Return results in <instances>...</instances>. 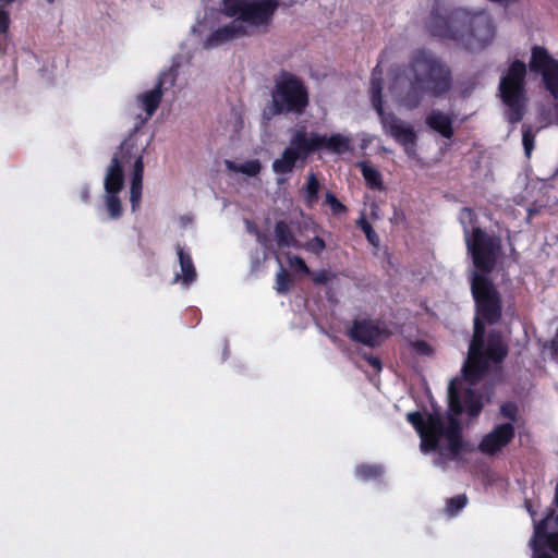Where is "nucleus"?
<instances>
[{
    "label": "nucleus",
    "mask_w": 558,
    "mask_h": 558,
    "mask_svg": "<svg viewBox=\"0 0 558 558\" xmlns=\"http://www.w3.org/2000/svg\"><path fill=\"white\" fill-rule=\"evenodd\" d=\"M426 27L432 36L454 41L468 51L484 49L495 36V25L487 13H471L461 8L434 7Z\"/></svg>",
    "instance_id": "obj_1"
},
{
    "label": "nucleus",
    "mask_w": 558,
    "mask_h": 558,
    "mask_svg": "<svg viewBox=\"0 0 558 558\" xmlns=\"http://www.w3.org/2000/svg\"><path fill=\"white\" fill-rule=\"evenodd\" d=\"M409 83L400 96V102L409 110L417 108L424 96L439 98L452 88L451 69L437 56L426 49L415 50L402 71Z\"/></svg>",
    "instance_id": "obj_2"
},
{
    "label": "nucleus",
    "mask_w": 558,
    "mask_h": 558,
    "mask_svg": "<svg viewBox=\"0 0 558 558\" xmlns=\"http://www.w3.org/2000/svg\"><path fill=\"white\" fill-rule=\"evenodd\" d=\"M323 149L341 155L350 150V138L340 133L327 136L316 132L307 134L305 130H298L280 158L274 160L272 171L278 175L291 174L299 161L304 163L311 155Z\"/></svg>",
    "instance_id": "obj_3"
},
{
    "label": "nucleus",
    "mask_w": 558,
    "mask_h": 558,
    "mask_svg": "<svg viewBox=\"0 0 558 558\" xmlns=\"http://www.w3.org/2000/svg\"><path fill=\"white\" fill-rule=\"evenodd\" d=\"M509 353V347L499 330H490L485 337L484 326L477 324L469 345V355L462 374L469 383L481 380L489 371V365L501 364Z\"/></svg>",
    "instance_id": "obj_4"
},
{
    "label": "nucleus",
    "mask_w": 558,
    "mask_h": 558,
    "mask_svg": "<svg viewBox=\"0 0 558 558\" xmlns=\"http://www.w3.org/2000/svg\"><path fill=\"white\" fill-rule=\"evenodd\" d=\"M310 105V94L304 81L298 75L281 70L274 80L271 101L264 108L267 119L276 116H301Z\"/></svg>",
    "instance_id": "obj_5"
},
{
    "label": "nucleus",
    "mask_w": 558,
    "mask_h": 558,
    "mask_svg": "<svg viewBox=\"0 0 558 558\" xmlns=\"http://www.w3.org/2000/svg\"><path fill=\"white\" fill-rule=\"evenodd\" d=\"M525 63L521 60H514L499 83L500 97L507 107L506 117L511 124L519 123L525 114Z\"/></svg>",
    "instance_id": "obj_6"
},
{
    "label": "nucleus",
    "mask_w": 558,
    "mask_h": 558,
    "mask_svg": "<svg viewBox=\"0 0 558 558\" xmlns=\"http://www.w3.org/2000/svg\"><path fill=\"white\" fill-rule=\"evenodd\" d=\"M426 429H424L421 447L426 451H434L439 446V439L446 437L448 449L453 457L466 450L468 444L463 440L462 424L458 417L449 413L447 425L439 412L429 413L426 417Z\"/></svg>",
    "instance_id": "obj_7"
},
{
    "label": "nucleus",
    "mask_w": 558,
    "mask_h": 558,
    "mask_svg": "<svg viewBox=\"0 0 558 558\" xmlns=\"http://www.w3.org/2000/svg\"><path fill=\"white\" fill-rule=\"evenodd\" d=\"M497 418L506 420V422L495 424L477 446L478 451L487 457L498 456L514 440L515 429L521 418L519 405L513 401L502 402Z\"/></svg>",
    "instance_id": "obj_8"
},
{
    "label": "nucleus",
    "mask_w": 558,
    "mask_h": 558,
    "mask_svg": "<svg viewBox=\"0 0 558 558\" xmlns=\"http://www.w3.org/2000/svg\"><path fill=\"white\" fill-rule=\"evenodd\" d=\"M471 292L475 303L474 328L477 324L496 325L502 317L501 294L494 282L485 276L475 275L471 278Z\"/></svg>",
    "instance_id": "obj_9"
},
{
    "label": "nucleus",
    "mask_w": 558,
    "mask_h": 558,
    "mask_svg": "<svg viewBox=\"0 0 558 558\" xmlns=\"http://www.w3.org/2000/svg\"><path fill=\"white\" fill-rule=\"evenodd\" d=\"M223 12L229 17H239L253 27H267L281 5V0H222Z\"/></svg>",
    "instance_id": "obj_10"
},
{
    "label": "nucleus",
    "mask_w": 558,
    "mask_h": 558,
    "mask_svg": "<svg viewBox=\"0 0 558 558\" xmlns=\"http://www.w3.org/2000/svg\"><path fill=\"white\" fill-rule=\"evenodd\" d=\"M465 381L460 377L450 380L448 387V407L449 412L458 417L462 413H466L470 417H477L484 407L483 397L475 389L466 387Z\"/></svg>",
    "instance_id": "obj_11"
},
{
    "label": "nucleus",
    "mask_w": 558,
    "mask_h": 558,
    "mask_svg": "<svg viewBox=\"0 0 558 558\" xmlns=\"http://www.w3.org/2000/svg\"><path fill=\"white\" fill-rule=\"evenodd\" d=\"M530 70L542 75L546 90L558 98V60L554 59L546 48L534 46L530 60Z\"/></svg>",
    "instance_id": "obj_12"
},
{
    "label": "nucleus",
    "mask_w": 558,
    "mask_h": 558,
    "mask_svg": "<svg viewBox=\"0 0 558 558\" xmlns=\"http://www.w3.org/2000/svg\"><path fill=\"white\" fill-rule=\"evenodd\" d=\"M391 332L381 325L380 320L371 318H355L347 331V336L353 342L362 343L369 348L381 345Z\"/></svg>",
    "instance_id": "obj_13"
},
{
    "label": "nucleus",
    "mask_w": 558,
    "mask_h": 558,
    "mask_svg": "<svg viewBox=\"0 0 558 558\" xmlns=\"http://www.w3.org/2000/svg\"><path fill=\"white\" fill-rule=\"evenodd\" d=\"M459 221L463 229L465 244H496L494 232H488L478 221L473 208L463 207L459 213ZM497 244H500L498 241Z\"/></svg>",
    "instance_id": "obj_14"
},
{
    "label": "nucleus",
    "mask_w": 558,
    "mask_h": 558,
    "mask_svg": "<svg viewBox=\"0 0 558 558\" xmlns=\"http://www.w3.org/2000/svg\"><path fill=\"white\" fill-rule=\"evenodd\" d=\"M132 148V145L123 142L119 147V151L113 154L104 180V187L106 193H120L123 189V162H128L130 160Z\"/></svg>",
    "instance_id": "obj_15"
},
{
    "label": "nucleus",
    "mask_w": 558,
    "mask_h": 558,
    "mask_svg": "<svg viewBox=\"0 0 558 558\" xmlns=\"http://www.w3.org/2000/svg\"><path fill=\"white\" fill-rule=\"evenodd\" d=\"M378 116L385 132L403 145L405 151L409 153V145L413 147L416 141V134L413 128L405 124L392 112L384 111Z\"/></svg>",
    "instance_id": "obj_16"
},
{
    "label": "nucleus",
    "mask_w": 558,
    "mask_h": 558,
    "mask_svg": "<svg viewBox=\"0 0 558 558\" xmlns=\"http://www.w3.org/2000/svg\"><path fill=\"white\" fill-rule=\"evenodd\" d=\"M468 248L474 266L471 278L475 275L487 277L502 255V246H468Z\"/></svg>",
    "instance_id": "obj_17"
},
{
    "label": "nucleus",
    "mask_w": 558,
    "mask_h": 558,
    "mask_svg": "<svg viewBox=\"0 0 558 558\" xmlns=\"http://www.w3.org/2000/svg\"><path fill=\"white\" fill-rule=\"evenodd\" d=\"M252 31L242 23L239 17H234L229 24H226L213 32L205 43L206 48L217 47L225 43L251 36Z\"/></svg>",
    "instance_id": "obj_18"
},
{
    "label": "nucleus",
    "mask_w": 558,
    "mask_h": 558,
    "mask_svg": "<svg viewBox=\"0 0 558 558\" xmlns=\"http://www.w3.org/2000/svg\"><path fill=\"white\" fill-rule=\"evenodd\" d=\"M178 247L180 272L175 274L174 282H181L184 287L189 288L196 280V268L191 253L183 246Z\"/></svg>",
    "instance_id": "obj_19"
},
{
    "label": "nucleus",
    "mask_w": 558,
    "mask_h": 558,
    "mask_svg": "<svg viewBox=\"0 0 558 558\" xmlns=\"http://www.w3.org/2000/svg\"><path fill=\"white\" fill-rule=\"evenodd\" d=\"M426 125L433 131L440 134L442 137L450 140L454 130L452 126V117L449 113H445L441 110L434 109L426 117Z\"/></svg>",
    "instance_id": "obj_20"
},
{
    "label": "nucleus",
    "mask_w": 558,
    "mask_h": 558,
    "mask_svg": "<svg viewBox=\"0 0 558 558\" xmlns=\"http://www.w3.org/2000/svg\"><path fill=\"white\" fill-rule=\"evenodd\" d=\"M143 175H144V161L143 156L140 155L135 158L133 165V174L130 186V202L132 205V209L135 210L141 203L142 199V190H143Z\"/></svg>",
    "instance_id": "obj_21"
},
{
    "label": "nucleus",
    "mask_w": 558,
    "mask_h": 558,
    "mask_svg": "<svg viewBox=\"0 0 558 558\" xmlns=\"http://www.w3.org/2000/svg\"><path fill=\"white\" fill-rule=\"evenodd\" d=\"M162 85H163L162 81L159 80V82L157 83V85L155 86L154 89L144 93L140 97L142 107L146 111L148 118H150L156 112V110L158 109V107L161 102L162 95H163Z\"/></svg>",
    "instance_id": "obj_22"
},
{
    "label": "nucleus",
    "mask_w": 558,
    "mask_h": 558,
    "mask_svg": "<svg viewBox=\"0 0 558 558\" xmlns=\"http://www.w3.org/2000/svg\"><path fill=\"white\" fill-rule=\"evenodd\" d=\"M320 191V182L314 172H310L306 182L302 187V196L306 205L313 206L318 202Z\"/></svg>",
    "instance_id": "obj_23"
},
{
    "label": "nucleus",
    "mask_w": 558,
    "mask_h": 558,
    "mask_svg": "<svg viewBox=\"0 0 558 558\" xmlns=\"http://www.w3.org/2000/svg\"><path fill=\"white\" fill-rule=\"evenodd\" d=\"M294 221L278 220L275 225V236L277 244H300L295 239L293 231L295 229Z\"/></svg>",
    "instance_id": "obj_24"
},
{
    "label": "nucleus",
    "mask_w": 558,
    "mask_h": 558,
    "mask_svg": "<svg viewBox=\"0 0 558 558\" xmlns=\"http://www.w3.org/2000/svg\"><path fill=\"white\" fill-rule=\"evenodd\" d=\"M555 509L548 508L546 515L535 524L534 527V539L531 546L544 547V542L546 541V535L548 532L549 523L554 519L555 520Z\"/></svg>",
    "instance_id": "obj_25"
},
{
    "label": "nucleus",
    "mask_w": 558,
    "mask_h": 558,
    "mask_svg": "<svg viewBox=\"0 0 558 558\" xmlns=\"http://www.w3.org/2000/svg\"><path fill=\"white\" fill-rule=\"evenodd\" d=\"M360 169L363 179L369 189L376 191L384 190L383 175L376 168L367 165L366 162H362L360 165Z\"/></svg>",
    "instance_id": "obj_26"
},
{
    "label": "nucleus",
    "mask_w": 558,
    "mask_h": 558,
    "mask_svg": "<svg viewBox=\"0 0 558 558\" xmlns=\"http://www.w3.org/2000/svg\"><path fill=\"white\" fill-rule=\"evenodd\" d=\"M226 167L234 172H240L250 177L257 175L262 170V165L258 159L247 160L241 165L231 160H226Z\"/></svg>",
    "instance_id": "obj_27"
},
{
    "label": "nucleus",
    "mask_w": 558,
    "mask_h": 558,
    "mask_svg": "<svg viewBox=\"0 0 558 558\" xmlns=\"http://www.w3.org/2000/svg\"><path fill=\"white\" fill-rule=\"evenodd\" d=\"M384 470L378 464L362 463L355 468V475L362 481H372L381 477Z\"/></svg>",
    "instance_id": "obj_28"
},
{
    "label": "nucleus",
    "mask_w": 558,
    "mask_h": 558,
    "mask_svg": "<svg viewBox=\"0 0 558 558\" xmlns=\"http://www.w3.org/2000/svg\"><path fill=\"white\" fill-rule=\"evenodd\" d=\"M105 204L109 218L119 219L122 216L123 209L119 193H106Z\"/></svg>",
    "instance_id": "obj_29"
},
{
    "label": "nucleus",
    "mask_w": 558,
    "mask_h": 558,
    "mask_svg": "<svg viewBox=\"0 0 558 558\" xmlns=\"http://www.w3.org/2000/svg\"><path fill=\"white\" fill-rule=\"evenodd\" d=\"M381 92H383L381 81L372 78L371 99H372V105L378 114L385 111L384 107H383Z\"/></svg>",
    "instance_id": "obj_30"
},
{
    "label": "nucleus",
    "mask_w": 558,
    "mask_h": 558,
    "mask_svg": "<svg viewBox=\"0 0 558 558\" xmlns=\"http://www.w3.org/2000/svg\"><path fill=\"white\" fill-rule=\"evenodd\" d=\"M293 280L291 275L288 272L287 269H284L282 266H280V270L278 271L276 276V284L275 289L279 294H286L290 291L292 287Z\"/></svg>",
    "instance_id": "obj_31"
},
{
    "label": "nucleus",
    "mask_w": 558,
    "mask_h": 558,
    "mask_svg": "<svg viewBox=\"0 0 558 558\" xmlns=\"http://www.w3.org/2000/svg\"><path fill=\"white\" fill-rule=\"evenodd\" d=\"M468 504V497L464 494L448 498L446 501V513L450 517L456 515Z\"/></svg>",
    "instance_id": "obj_32"
},
{
    "label": "nucleus",
    "mask_w": 558,
    "mask_h": 558,
    "mask_svg": "<svg viewBox=\"0 0 558 558\" xmlns=\"http://www.w3.org/2000/svg\"><path fill=\"white\" fill-rule=\"evenodd\" d=\"M325 204L329 206L332 215L335 216L340 217L348 213L347 206L342 204L330 191L325 194Z\"/></svg>",
    "instance_id": "obj_33"
},
{
    "label": "nucleus",
    "mask_w": 558,
    "mask_h": 558,
    "mask_svg": "<svg viewBox=\"0 0 558 558\" xmlns=\"http://www.w3.org/2000/svg\"><path fill=\"white\" fill-rule=\"evenodd\" d=\"M522 144L524 147L525 156L530 157L535 144V134L531 125H522Z\"/></svg>",
    "instance_id": "obj_34"
},
{
    "label": "nucleus",
    "mask_w": 558,
    "mask_h": 558,
    "mask_svg": "<svg viewBox=\"0 0 558 558\" xmlns=\"http://www.w3.org/2000/svg\"><path fill=\"white\" fill-rule=\"evenodd\" d=\"M357 227L365 233L367 241L369 244H377L378 236L376 232L374 231L371 222L365 218V216H362L356 220Z\"/></svg>",
    "instance_id": "obj_35"
},
{
    "label": "nucleus",
    "mask_w": 558,
    "mask_h": 558,
    "mask_svg": "<svg viewBox=\"0 0 558 558\" xmlns=\"http://www.w3.org/2000/svg\"><path fill=\"white\" fill-rule=\"evenodd\" d=\"M407 418L413 425L415 430L420 434L421 439H423L424 429H426V418L424 417V415L421 412L415 411L408 413Z\"/></svg>",
    "instance_id": "obj_36"
},
{
    "label": "nucleus",
    "mask_w": 558,
    "mask_h": 558,
    "mask_svg": "<svg viewBox=\"0 0 558 558\" xmlns=\"http://www.w3.org/2000/svg\"><path fill=\"white\" fill-rule=\"evenodd\" d=\"M555 523L558 525V513L555 517ZM548 547L556 556H558V530L546 535L544 548Z\"/></svg>",
    "instance_id": "obj_37"
},
{
    "label": "nucleus",
    "mask_w": 558,
    "mask_h": 558,
    "mask_svg": "<svg viewBox=\"0 0 558 558\" xmlns=\"http://www.w3.org/2000/svg\"><path fill=\"white\" fill-rule=\"evenodd\" d=\"M289 264L296 271H301V272H305V274H308V271H310L304 259L299 256L289 257Z\"/></svg>",
    "instance_id": "obj_38"
},
{
    "label": "nucleus",
    "mask_w": 558,
    "mask_h": 558,
    "mask_svg": "<svg viewBox=\"0 0 558 558\" xmlns=\"http://www.w3.org/2000/svg\"><path fill=\"white\" fill-rule=\"evenodd\" d=\"M363 359L376 371H380L383 365L379 357L372 354H363Z\"/></svg>",
    "instance_id": "obj_39"
},
{
    "label": "nucleus",
    "mask_w": 558,
    "mask_h": 558,
    "mask_svg": "<svg viewBox=\"0 0 558 558\" xmlns=\"http://www.w3.org/2000/svg\"><path fill=\"white\" fill-rule=\"evenodd\" d=\"M329 279V274L326 270L318 271L313 276V281L317 284H325Z\"/></svg>",
    "instance_id": "obj_40"
},
{
    "label": "nucleus",
    "mask_w": 558,
    "mask_h": 558,
    "mask_svg": "<svg viewBox=\"0 0 558 558\" xmlns=\"http://www.w3.org/2000/svg\"><path fill=\"white\" fill-rule=\"evenodd\" d=\"M533 555L532 558H554L549 553H547L544 547L532 546Z\"/></svg>",
    "instance_id": "obj_41"
},
{
    "label": "nucleus",
    "mask_w": 558,
    "mask_h": 558,
    "mask_svg": "<svg viewBox=\"0 0 558 558\" xmlns=\"http://www.w3.org/2000/svg\"><path fill=\"white\" fill-rule=\"evenodd\" d=\"M414 348L420 352V353H423V354H428L430 352V347L428 345L427 342L423 341V340H417L415 343H414Z\"/></svg>",
    "instance_id": "obj_42"
},
{
    "label": "nucleus",
    "mask_w": 558,
    "mask_h": 558,
    "mask_svg": "<svg viewBox=\"0 0 558 558\" xmlns=\"http://www.w3.org/2000/svg\"><path fill=\"white\" fill-rule=\"evenodd\" d=\"M266 252L263 251V252H258L256 251V257L254 258L253 263H252V268L253 270H256L260 263L264 262L266 259Z\"/></svg>",
    "instance_id": "obj_43"
},
{
    "label": "nucleus",
    "mask_w": 558,
    "mask_h": 558,
    "mask_svg": "<svg viewBox=\"0 0 558 558\" xmlns=\"http://www.w3.org/2000/svg\"><path fill=\"white\" fill-rule=\"evenodd\" d=\"M80 197L84 203H87L89 201V190L87 186L81 189Z\"/></svg>",
    "instance_id": "obj_44"
},
{
    "label": "nucleus",
    "mask_w": 558,
    "mask_h": 558,
    "mask_svg": "<svg viewBox=\"0 0 558 558\" xmlns=\"http://www.w3.org/2000/svg\"><path fill=\"white\" fill-rule=\"evenodd\" d=\"M305 248H308L310 251L319 254L326 246L319 245V246H304Z\"/></svg>",
    "instance_id": "obj_45"
},
{
    "label": "nucleus",
    "mask_w": 558,
    "mask_h": 558,
    "mask_svg": "<svg viewBox=\"0 0 558 558\" xmlns=\"http://www.w3.org/2000/svg\"><path fill=\"white\" fill-rule=\"evenodd\" d=\"M245 222H246V226H247V230L250 232L257 233V228H256V226L252 221L246 220Z\"/></svg>",
    "instance_id": "obj_46"
},
{
    "label": "nucleus",
    "mask_w": 558,
    "mask_h": 558,
    "mask_svg": "<svg viewBox=\"0 0 558 558\" xmlns=\"http://www.w3.org/2000/svg\"><path fill=\"white\" fill-rule=\"evenodd\" d=\"M553 507H554V509L558 508V482H557V485H556V488H555V497H554V500H553Z\"/></svg>",
    "instance_id": "obj_47"
},
{
    "label": "nucleus",
    "mask_w": 558,
    "mask_h": 558,
    "mask_svg": "<svg viewBox=\"0 0 558 558\" xmlns=\"http://www.w3.org/2000/svg\"><path fill=\"white\" fill-rule=\"evenodd\" d=\"M308 244H318V245H322V244H325V242H324V240H323V239H320L319 236H315V238L313 239V241H312V242H310Z\"/></svg>",
    "instance_id": "obj_48"
},
{
    "label": "nucleus",
    "mask_w": 558,
    "mask_h": 558,
    "mask_svg": "<svg viewBox=\"0 0 558 558\" xmlns=\"http://www.w3.org/2000/svg\"><path fill=\"white\" fill-rule=\"evenodd\" d=\"M286 181H287V179H278V183H283Z\"/></svg>",
    "instance_id": "obj_49"
},
{
    "label": "nucleus",
    "mask_w": 558,
    "mask_h": 558,
    "mask_svg": "<svg viewBox=\"0 0 558 558\" xmlns=\"http://www.w3.org/2000/svg\"><path fill=\"white\" fill-rule=\"evenodd\" d=\"M48 3H53L54 0H46Z\"/></svg>",
    "instance_id": "obj_50"
}]
</instances>
